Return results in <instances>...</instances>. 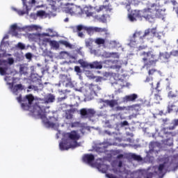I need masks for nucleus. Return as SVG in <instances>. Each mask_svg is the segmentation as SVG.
I'll use <instances>...</instances> for the list:
<instances>
[{
    "instance_id": "obj_1",
    "label": "nucleus",
    "mask_w": 178,
    "mask_h": 178,
    "mask_svg": "<svg viewBox=\"0 0 178 178\" xmlns=\"http://www.w3.org/2000/svg\"><path fill=\"white\" fill-rule=\"evenodd\" d=\"M140 56L143 57L142 60L144 62V67L148 70L151 69L152 66H156V63L162 59V56H165V54L159 52L158 54L153 51H149L142 52Z\"/></svg>"
},
{
    "instance_id": "obj_2",
    "label": "nucleus",
    "mask_w": 178,
    "mask_h": 178,
    "mask_svg": "<svg viewBox=\"0 0 178 178\" xmlns=\"http://www.w3.org/2000/svg\"><path fill=\"white\" fill-rule=\"evenodd\" d=\"M36 109L38 111L37 115L42 119L44 126L46 127H51V129H54L56 126V124L58 123V120L55 117H51L50 120L47 119V115H45V113H44V111L41 108L40 106H37Z\"/></svg>"
},
{
    "instance_id": "obj_3",
    "label": "nucleus",
    "mask_w": 178,
    "mask_h": 178,
    "mask_svg": "<svg viewBox=\"0 0 178 178\" xmlns=\"http://www.w3.org/2000/svg\"><path fill=\"white\" fill-rule=\"evenodd\" d=\"M156 7V3H152L149 8H145L140 12V17H143L147 22H152L155 19V13H154V8Z\"/></svg>"
},
{
    "instance_id": "obj_4",
    "label": "nucleus",
    "mask_w": 178,
    "mask_h": 178,
    "mask_svg": "<svg viewBox=\"0 0 178 178\" xmlns=\"http://www.w3.org/2000/svg\"><path fill=\"white\" fill-rule=\"evenodd\" d=\"M64 138L67 139L70 143L72 141V145H74L75 148L80 147V145L77 143L80 140V134L77 131H72L71 132L64 134Z\"/></svg>"
},
{
    "instance_id": "obj_5",
    "label": "nucleus",
    "mask_w": 178,
    "mask_h": 178,
    "mask_svg": "<svg viewBox=\"0 0 178 178\" xmlns=\"http://www.w3.org/2000/svg\"><path fill=\"white\" fill-rule=\"evenodd\" d=\"M78 63H80L82 67L86 69H96L97 70H101V69H102V61H94L90 63L81 59L78 60Z\"/></svg>"
},
{
    "instance_id": "obj_6",
    "label": "nucleus",
    "mask_w": 178,
    "mask_h": 178,
    "mask_svg": "<svg viewBox=\"0 0 178 178\" xmlns=\"http://www.w3.org/2000/svg\"><path fill=\"white\" fill-rule=\"evenodd\" d=\"M65 11L72 16H80L83 15V9L81 7L73 4H68V6L65 8Z\"/></svg>"
},
{
    "instance_id": "obj_7",
    "label": "nucleus",
    "mask_w": 178,
    "mask_h": 178,
    "mask_svg": "<svg viewBox=\"0 0 178 178\" xmlns=\"http://www.w3.org/2000/svg\"><path fill=\"white\" fill-rule=\"evenodd\" d=\"M47 42H49L51 47L56 48V49H59V44L60 45H65V48H69L70 49H73V44H70L66 40H59L58 42L55 40H50L49 38L45 39Z\"/></svg>"
},
{
    "instance_id": "obj_8",
    "label": "nucleus",
    "mask_w": 178,
    "mask_h": 178,
    "mask_svg": "<svg viewBox=\"0 0 178 178\" xmlns=\"http://www.w3.org/2000/svg\"><path fill=\"white\" fill-rule=\"evenodd\" d=\"M34 102V96L31 94L26 95L23 98V103H22L21 106L22 109L24 111H29L33 105V102Z\"/></svg>"
},
{
    "instance_id": "obj_9",
    "label": "nucleus",
    "mask_w": 178,
    "mask_h": 178,
    "mask_svg": "<svg viewBox=\"0 0 178 178\" xmlns=\"http://www.w3.org/2000/svg\"><path fill=\"white\" fill-rule=\"evenodd\" d=\"M97 112L93 108H81L80 115L82 119H92L95 116Z\"/></svg>"
},
{
    "instance_id": "obj_10",
    "label": "nucleus",
    "mask_w": 178,
    "mask_h": 178,
    "mask_svg": "<svg viewBox=\"0 0 178 178\" xmlns=\"http://www.w3.org/2000/svg\"><path fill=\"white\" fill-rule=\"evenodd\" d=\"M144 34L141 31H136L134 33L130 40V44H141L144 41Z\"/></svg>"
},
{
    "instance_id": "obj_11",
    "label": "nucleus",
    "mask_w": 178,
    "mask_h": 178,
    "mask_svg": "<svg viewBox=\"0 0 178 178\" xmlns=\"http://www.w3.org/2000/svg\"><path fill=\"white\" fill-rule=\"evenodd\" d=\"M59 147L61 151H67V149H70V148H76V146L73 145L72 142H70L65 138H63L62 141L59 143Z\"/></svg>"
},
{
    "instance_id": "obj_12",
    "label": "nucleus",
    "mask_w": 178,
    "mask_h": 178,
    "mask_svg": "<svg viewBox=\"0 0 178 178\" xmlns=\"http://www.w3.org/2000/svg\"><path fill=\"white\" fill-rule=\"evenodd\" d=\"M155 35H156V28L147 29L143 33V37L147 40H152Z\"/></svg>"
},
{
    "instance_id": "obj_13",
    "label": "nucleus",
    "mask_w": 178,
    "mask_h": 178,
    "mask_svg": "<svg viewBox=\"0 0 178 178\" xmlns=\"http://www.w3.org/2000/svg\"><path fill=\"white\" fill-rule=\"evenodd\" d=\"M94 7L92 6H86L82 10V15L85 13L88 17L94 16Z\"/></svg>"
},
{
    "instance_id": "obj_14",
    "label": "nucleus",
    "mask_w": 178,
    "mask_h": 178,
    "mask_svg": "<svg viewBox=\"0 0 178 178\" xmlns=\"http://www.w3.org/2000/svg\"><path fill=\"white\" fill-rule=\"evenodd\" d=\"M99 102L100 104H106V105H107V106H110V108H115V106L118 105V101L115 99L105 100L104 99H100Z\"/></svg>"
},
{
    "instance_id": "obj_15",
    "label": "nucleus",
    "mask_w": 178,
    "mask_h": 178,
    "mask_svg": "<svg viewBox=\"0 0 178 178\" xmlns=\"http://www.w3.org/2000/svg\"><path fill=\"white\" fill-rule=\"evenodd\" d=\"M15 82L8 83V86H10L13 89V94H16L18 91H23L24 87L21 83L14 86Z\"/></svg>"
},
{
    "instance_id": "obj_16",
    "label": "nucleus",
    "mask_w": 178,
    "mask_h": 178,
    "mask_svg": "<svg viewBox=\"0 0 178 178\" xmlns=\"http://www.w3.org/2000/svg\"><path fill=\"white\" fill-rule=\"evenodd\" d=\"M95 160V156H94V154H85L83 157V162L88 163V165H92Z\"/></svg>"
},
{
    "instance_id": "obj_17",
    "label": "nucleus",
    "mask_w": 178,
    "mask_h": 178,
    "mask_svg": "<svg viewBox=\"0 0 178 178\" xmlns=\"http://www.w3.org/2000/svg\"><path fill=\"white\" fill-rule=\"evenodd\" d=\"M137 17H140V11H137L136 10L131 11V13L128 15V18L130 22H137Z\"/></svg>"
},
{
    "instance_id": "obj_18",
    "label": "nucleus",
    "mask_w": 178,
    "mask_h": 178,
    "mask_svg": "<svg viewBox=\"0 0 178 178\" xmlns=\"http://www.w3.org/2000/svg\"><path fill=\"white\" fill-rule=\"evenodd\" d=\"M137 98H138V95L136 93H134L129 95H126L124 97V101H125V102H135Z\"/></svg>"
},
{
    "instance_id": "obj_19",
    "label": "nucleus",
    "mask_w": 178,
    "mask_h": 178,
    "mask_svg": "<svg viewBox=\"0 0 178 178\" xmlns=\"http://www.w3.org/2000/svg\"><path fill=\"white\" fill-rule=\"evenodd\" d=\"M77 111V108H70L65 111V119L67 120L73 119V113Z\"/></svg>"
},
{
    "instance_id": "obj_20",
    "label": "nucleus",
    "mask_w": 178,
    "mask_h": 178,
    "mask_svg": "<svg viewBox=\"0 0 178 178\" xmlns=\"http://www.w3.org/2000/svg\"><path fill=\"white\" fill-rule=\"evenodd\" d=\"M19 30H20V28L17 26V24L11 25L10 33L12 35H14V37H17V35H19Z\"/></svg>"
},
{
    "instance_id": "obj_21",
    "label": "nucleus",
    "mask_w": 178,
    "mask_h": 178,
    "mask_svg": "<svg viewBox=\"0 0 178 178\" xmlns=\"http://www.w3.org/2000/svg\"><path fill=\"white\" fill-rule=\"evenodd\" d=\"M44 101L45 104H51L55 101V96L52 94H48L44 97Z\"/></svg>"
},
{
    "instance_id": "obj_22",
    "label": "nucleus",
    "mask_w": 178,
    "mask_h": 178,
    "mask_svg": "<svg viewBox=\"0 0 178 178\" xmlns=\"http://www.w3.org/2000/svg\"><path fill=\"white\" fill-rule=\"evenodd\" d=\"M154 13L155 15V19H156V17H162V16H163V10L161 8H156V7H154Z\"/></svg>"
},
{
    "instance_id": "obj_23",
    "label": "nucleus",
    "mask_w": 178,
    "mask_h": 178,
    "mask_svg": "<svg viewBox=\"0 0 178 178\" xmlns=\"http://www.w3.org/2000/svg\"><path fill=\"white\" fill-rule=\"evenodd\" d=\"M95 12H97V13H99V12H102V10H106V12H108V10H111V9H109V6H99L98 8L96 7L95 8Z\"/></svg>"
},
{
    "instance_id": "obj_24",
    "label": "nucleus",
    "mask_w": 178,
    "mask_h": 178,
    "mask_svg": "<svg viewBox=\"0 0 178 178\" xmlns=\"http://www.w3.org/2000/svg\"><path fill=\"white\" fill-rule=\"evenodd\" d=\"M92 30L96 33H105L106 34H108V29L106 28L95 27Z\"/></svg>"
},
{
    "instance_id": "obj_25",
    "label": "nucleus",
    "mask_w": 178,
    "mask_h": 178,
    "mask_svg": "<svg viewBox=\"0 0 178 178\" xmlns=\"http://www.w3.org/2000/svg\"><path fill=\"white\" fill-rule=\"evenodd\" d=\"M98 169L102 173H106L108 171V165L105 164H100L98 165Z\"/></svg>"
},
{
    "instance_id": "obj_26",
    "label": "nucleus",
    "mask_w": 178,
    "mask_h": 178,
    "mask_svg": "<svg viewBox=\"0 0 178 178\" xmlns=\"http://www.w3.org/2000/svg\"><path fill=\"white\" fill-rule=\"evenodd\" d=\"M131 159H134V161H138V162L143 161V157L136 154H131Z\"/></svg>"
},
{
    "instance_id": "obj_27",
    "label": "nucleus",
    "mask_w": 178,
    "mask_h": 178,
    "mask_svg": "<svg viewBox=\"0 0 178 178\" xmlns=\"http://www.w3.org/2000/svg\"><path fill=\"white\" fill-rule=\"evenodd\" d=\"M109 17V15L103 14L101 17L98 18V20L102 23H106V19Z\"/></svg>"
},
{
    "instance_id": "obj_28",
    "label": "nucleus",
    "mask_w": 178,
    "mask_h": 178,
    "mask_svg": "<svg viewBox=\"0 0 178 178\" xmlns=\"http://www.w3.org/2000/svg\"><path fill=\"white\" fill-rule=\"evenodd\" d=\"M150 86H152V88L153 90H158V88H159V86H161V82L154 81L150 83Z\"/></svg>"
},
{
    "instance_id": "obj_29",
    "label": "nucleus",
    "mask_w": 178,
    "mask_h": 178,
    "mask_svg": "<svg viewBox=\"0 0 178 178\" xmlns=\"http://www.w3.org/2000/svg\"><path fill=\"white\" fill-rule=\"evenodd\" d=\"M95 44H97V45H104V44H105V39L102 38H97L95 40Z\"/></svg>"
},
{
    "instance_id": "obj_30",
    "label": "nucleus",
    "mask_w": 178,
    "mask_h": 178,
    "mask_svg": "<svg viewBox=\"0 0 178 178\" xmlns=\"http://www.w3.org/2000/svg\"><path fill=\"white\" fill-rule=\"evenodd\" d=\"M154 99L156 101V104H159V102L162 101V97H161V95H159V90L157 93L154 94Z\"/></svg>"
},
{
    "instance_id": "obj_31",
    "label": "nucleus",
    "mask_w": 178,
    "mask_h": 178,
    "mask_svg": "<svg viewBox=\"0 0 178 178\" xmlns=\"http://www.w3.org/2000/svg\"><path fill=\"white\" fill-rule=\"evenodd\" d=\"M132 108L136 112H140L141 111V104H134L132 106Z\"/></svg>"
},
{
    "instance_id": "obj_32",
    "label": "nucleus",
    "mask_w": 178,
    "mask_h": 178,
    "mask_svg": "<svg viewBox=\"0 0 178 178\" xmlns=\"http://www.w3.org/2000/svg\"><path fill=\"white\" fill-rule=\"evenodd\" d=\"M8 71V67H0V74L1 76H5V74H6V72Z\"/></svg>"
},
{
    "instance_id": "obj_33",
    "label": "nucleus",
    "mask_w": 178,
    "mask_h": 178,
    "mask_svg": "<svg viewBox=\"0 0 178 178\" xmlns=\"http://www.w3.org/2000/svg\"><path fill=\"white\" fill-rule=\"evenodd\" d=\"M175 129V127H167V128H163V133L164 134H172V132H168V130H173Z\"/></svg>"
},
{
    "instance_id": "obj_34",
    "label": "nucleus",
    "mask_w": 178,
    "mask_h": 178,
    "mask_svg": "<svg viewBox=\"0 0 178 178\" xmlns=\"http://www.w3.org/2000/svg\"><path fill=\"white\" fill-rule=\"evenodd\" d=\"M165 163H163L160 164V165H159L158 171L159 172L160 174L163 173V169H165Z\"/></svg>"
},
{
    "instance_id": "obj_35",
    "label": "nucleus",
    "mask_w": 178,
    "mask_h": 178,
    "mask_svg": "<svg viewBox=\"0 0 178 178\" xmlns=\"http://www.w3.org/2000/svg\"><path fill=\"white\" fill-rule=\"evenodd\" d=\"M74 72H76V73L78 74V76L81 75L82 71H81V69L80 68V67L75 66L74 67Z\"/></svg>"
},
{
    "instance_id": "obj_36",
    "label": "nucleus",
    "mask_w": 178,
    "mask_h": 178,
    "mask_svg": "<svg viewBox=\"0 0 178 178\" xmlns=\"http://www.w3.org/2000/svg\"><path fill=\"white\" fill-rule=\"evenodd\" d=\"M156 72H158L156 69H151V70H149L148 74L149 76H154V74L156 73Z\"/></svg>"
},
{
    "instance_id": "obj_37",
    "label": "nucleus",
    "mask_w": 178,
    "mask_h": 178,
    "mask_svg": "<svg viewBox=\"0 0 178 178\" xmlns=\"http://www.w3.org/2000/svg\"><path fill=\"white\" fill-rule=\"evenodd\" d=\"M66 81H69V78L66 75H61V82L66 83Z\"/></svg>"
},
{
    "instance_id": "obj_38",
    "label": "nucleus",
    "mask_w": 178,
    "mask_h": 178,
    "mask_svg": "<svg viewBox=\"0 0 178 178\" xmlns=\"http://www.w3.org/2000/svg\"><path fill=\"white\" fill-rule=\"evenodd\" d=\"M92 40L91 39H88L87 40H86V47H91V45H92Z\"/></svg>"
},
{
    "instance_id": "obj_39",
    "label": "nucleus",
    "mask_w": 178,
    "mask_h": 178,
    "mask_svg": "<svg viewBox=\"0 0 178 178\" xmlns=\"http://www.w3.org/2000/svg\"><path fill=\"white\" fill-rule=\"evenodd\" d=\"M37 16L42 17V16H45V11L44 10H38L36 13Z\"/></svg>"
},
{
    "instance_id": "obj_40",
    "label": "nucleus",
    "mask_w": 178,
    "mask_h": 178,
    "mask_svg": "<svg viewBox=\"0 0 178 178\" xmlns=\"http://www.w3.org/2000/svg\"><path fill=\"white\" fill-rule=\"evenodd\" d=\"M15 11L17 12V13H18L19 16H23V15H26V11L24 10L15 9Z\"/></svg>"
},
{
    "instance_id": "obj_41",
    "label": "nucleus",
    "mask_w": 178,
    "mask_h": 178,
    "mask_svg": "<svg viewBox=\"0 0 178 178\" xmlns=\"http://www.w3.org/2000/svg\"><path fill=\"white\" fill-rule=\"evenodd\" d=\"M125 126H129V122L124 120V121L121 122L120 123V127H124Z\"/></svg>"
},
{
    "instance_id": "obj_42",
    "label": "nucleus",
    "mask_w": 178,
    "mask_h": 178,
    "mask_svg": "<svg viewBox=\"0 0 178 178\" xmlns=\"http://www.w3.org/2000/svg\"><path fill=\"white\" fill-rule=\"evenodd\" d=\"M173 108H175V104H169L168 106V111L169 112V113H170V112L173 111Z\"/></svg>"
},
{
    "instance_id": "obj_43",
    "label": "nucleus",
    "mask_w": 178,
    "mask_h": 178,
    "mask_svg": "<svg viewBox=\"0 0 178 178\" xmlns=\"http://www.w3.org/2000/svg\"><path fill=\"white\" fill-rule=\"evenodd\" d=\"M17 48H19V49H24L26 48V46L22 42H18Z\"/></svg>"
},
{
    "instance_id": "obj_44",
    "label": "nucleus",
    "mask_w": 178,
    "mask_h": 178,
    "mask_svg": "<svg viewBox=\"0 0 178 178\" xmlns=\"http://www.w3.org/2000/svg\"><path fill=\"white\" fill-rule=\"evenodd\" d=\"M81 30H84V26L83 25H78L76 26V32L77 33L81 32Z\"/></svg>"
},
{
    "instance_id": "obj_45",
    "label": "nucleus",
    "mask_w": 178,
    "mask_h": 178,
    "mask_svg": "<svg viewBox=\"0 0 178 178\" xmlns=\"http://www.w3.org/2000/svg\"><path fill=\"white\" fill-rule=\"evenodd\" d=\"M16 99L18 102H19V104H21V105L23 104V98L22 97V95H19V96L17 97Z\"/></svg>"
},
{
    "instance_id": "obj_46",
    "label": "nucleus",
    "mask_w": 178,
    "mask_h": 178,
    "mask_svg": "<svg viewBox=\"0 0 178 178\" xmlns=\"http://www.w3.org/2000/svg\"><path fill=\"white\" fill-rule=\"evenodd\" d=\"M161 33H157L156 32V35H154V37H156V38L158 40H161L162 39V35H161Z\"/></svg>"
},
{
    "instance_id": "obj_47",
    "label": "nucleus",
    "mask_w": 178,
    "mask_h": 178,
    "mask_svg": "<svg viewBox=\"0 0 178 178\" xmlns=\"http://www.w3.org/2000/svg\"><path fill=\"white\" fill-rule=\"evenodd\" d=\"M148 47V46L147 45H142V46H139L138 47V51H143V49H147V48Z\"/></svg>"
},
{
    "instance_id": "obj_48",
    "label": "nucleus",
    "mask_w": 178,
    "mask_h": 178,
    "mask_svg": "<svg viewBox=\"0 0 178 178\" xmlns=\"http://www.w3.org/2000/svg\"><path fill=\"white\" fill-rule=\"evenodd\" d=\"M103 79L104 78L102 76H97L95 81H96V83H100V81H102Z\"/></svg>"
},
{
    "instance_id": "obj_49",
    "label": "nucleus",
    "mask_w": 178,
    "mask_h": 178,
    "mask_svg": "<svg viewBox=\"0 0 178 178\" xmlns=\"http://www.w3.org/2000/svg\"><path fill=\"white\" fill-rule=\"evenodd\" d=\"M25 56L26 59H31V58H33V55L31 54V53H27Z\"/></svg>"
},
{
    "instance_id": "obj_50",
    "label": "nucleus",
    "mask_w": 178,
    "mask_h": 178,
    "mask_svg": "<svg viewBox=\"0 0 178 178\" xmlns=\"http://www.w3.org/2000/svg\"><path fill=\"white\" fill-rule=\"evenodd\" d=\"M14 62H15V60H13V58H8L9 65H13Z\"/></svg>"
},
{
    "instance_id": "obj_51",
    "label": "nucleus",
    "mask_w": 178,
    "mask_h": 178,
    "mask_svg": "<svg viewBox=\"0 0 178 178\" xmlns=\"http://www.w3.org/2000/svg\"><path fill=\"white\" fill-rule=\"evenodd\" d=\"M6 63H8V60H0V66L2 65H6Z\"/></svg>"
},
{
    "instance_id": "obj_52",
    "label": "nucleus",
    "mask_w": 178,
    "mask_h": 178,
    "mask_svg": "<svg viewBox=\"0 0 178 178\" xmlns=\"http://www.w3.org/2000/svg\"><path fill=\"white\" fill-rule=\"evenodd\" d=\"M145 81V83H149V81H152V77L147 76Z\"/></svg>"
},
{
    "instance_id": "obj_53",
    "label": "nucleus",
    "mask_w": 178,
    "mask_h": 178,
    "mask_svg": "<svg viewBox=\"0 0 178 178\" xmlns=\"http://www.w3.org/2000/svg\"><path fill=\"white\" fill-rule=\"evenodd\" d=\"M78 37H80L81 38H84V33H83V32H78Z\"/></svg>"
},
{
    "instance_id": "obj_54",
    "label": "nucleus",
    "mask_w": 178,
    "mask_h": 178,
    "mask_svg": "<svg viewBox=\"0 0 178 178\" xmlns=\"http://www.w3.org/2000/svg\"><path fill=\"white\" fill-rule=\"evenodd\" d=\"M172 54L173 56H178V50L173 51Z\"/></svg>"
},
{
    "instance_id": "obj_55",
    "label": "nucleus",
    "mask_w": 178,
    "mask_h": 178,
    "mask_svg": "<svg viewBox=\"0 0 178 178\" xmlns=\"http://www.w3.org/2000/svg\"><path fill=\"white\" fill-rule=\"evenodd\" d=\"M22 3L24 5V6H26V8L27 9L28 6L26 4L27 0H22Z\"/></svg>"
},
{
    "instance_id": "obj_56",
    "label": "nucleus",
    "mask_w": 178,
    "mask_h": 178,
    "mask_svg": "<svg viewBox=\"0 0 178 178\" xmlns=\"http://www.w3.org/2000/svg\"><path fill=\"white\" fill-rule=\"evenodd\" d=\"M168 97H170L171 98L176 97V95H172V92H170L168 94Z\"/></svg>"
},
{
    "instance_id": "obj_57",
    "label": "nucleus",
    "mask_w": 178,
    "mask_h": 178,
    "mask_svg": "<svg viewBox=\"0 0 178 178\" xmlns=\"http://www.w3.org/2000/svg\"><path fill=\"white\" fill-rule=\"evenodd\" d=\"M51 8L53 9V10H55V11L58 10V8L55 6V5L54 4L51 5Z\"/></svg>"
},
{
    "instance_id": "obj_58",
    "label": "nucleus",
    "mask_w": 178,
    "mask_h": 178,
    "mask_svg": "<svg viewBox=\"0 0 178 178\" xmlns=\"http://www.w3.org/2000/svg\"><path fill=\"white\" fill-rule=\"evenodd\" d=\"M122 165H123V161H120L119 163H118V167L122 168Z\"/></svg>"
},
{
    "instance_id": "obj_59",
    "label": "nucleus",
    "mask_w": 178,
    "mask_h": 178,
    "mask_svg": "<svg viewBox=\"0 0 178 178\" xmlns=\"http://www.w3.org/2000/svg\"><path fill=\"white\" fill-rule=\"evenodd\" d=\"M124 155L123 154H119L117 156V159H122V158H123Z\"/></svg>"
},
{
    "instance_id": "obj_60",
    "label": "nucleus",
    "mask_w": 178,
    "mask_h": 178,
    "mask_svg": "<svg viewBox=\"0 0 178 178\" xmlns=\"http://www.w3.org/2000/svg\"><path fill=\"white\" fill-rule=\"evenodd\" d=\"M104 133L106 134H108V136H111L112 134V133H111L109 131H105Z\"/></svg>"
},
{
    "instance_id": "obj_61",
    "label": "nucleus",
    "mask_w": 178,
    "mask_h": 178,
    "mask_svg": "<svg viewBox=\"0 0 178 178\" xmlns=\"http://www.w3.org/2000/svg\"><path fill=\"white\" fill-rule=\"evenodd\" d=\"M97 151H99V152H104V149L101 150V147H97Z\"/></svg>"
},
{
    "instance_id": "obj_62",
    "label": "nucleus",
    "mask_w": 178,
    "mask_h": 178,
    "mask_svg": "<svg viewBox=\"0 0 178 178\" xmlns=\"http://www.w3.org/2000/svg\"><path fill=\"white\" fill-rule=\"evenodd\" d=\"M30 3L34 5V3H35V0H31Z\"/></svg>"
},
{
    "instance_id": "obj_63",
    "label": "nucleus",
    "mask_w": 178,
    "mask_h": 178,
    "mask_svg": "<svg viewBox=\"0 0 178 178\" xmlns=\"http://www.w3.org/2000/svg\"><path fill=\"white\" fill-rule=\"evenodd\" d=\"M121 68H122V66H120V65H115V69H118V70H119Z\"/></svg>"
},
{
    "instance_id": "obj_64",
    "label": "nucleus",
    "mask_w": 178,
    "mask_h": 178,
    "mask_svg": "<svg viewBox=\"0 0 178 178\" xmlns=\"http://www.w3.org/2000/svg\"><path fill=\"white\" fill-rule=\"evenodd\" d=\"M64 22H65V23H67V22H69V18H68V17L65 18V19H64Z\"/></svg>"
}]
</instances>
